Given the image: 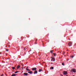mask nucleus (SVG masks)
<instances>
[{
    "mask_svg": "<svg viewBox=\"0 0 76 76\" xmlns=\"http://www.w3.org/2000/svg\"><path fill=\"white\" fill-rule=\"evenodd\" d=\"M71 73H73V72L75 73V72H76V69H72V70L71 71Z\"/></svg>",
    "mask_w": 76,
    "mask_h": 76,
    "instance_id": "obj_1",
    "label": "nucleus"
},
{
    "mask_svg": "<svg viewBox=\"0 0 76 76\" xmlns=\"http://www.w3.org/2000/svg\"><path fill=\"white\" fill-rule=\"evenodd\" d=\"M72 42H70L68 43V45H69V47H70V46H72Z\"/></svg>",
    "mask_w": 76,
    "mask_h": 76,
    "instance_id": "obj_2",
    "label": "nucleus"
},
{
    "mask_svg": "<svg viewBox=\"0 0 76 76\" xmlns=\"http://www.w3.org/2000/svg\"><path fill=\"white\" fill-rule=\"evenodd\" d=\"M63 73H64V75H67V72L66 71H64L63 72Z\"/></svg>",
    "mask_w": 76,
    "mask_h": 76,
    "instance_id": "obj_3",
    "label": "nucleus"
},
{
    "mask_svg": "<svg viewBox=\"0 0 76 76\" xmlns=\"http://www.w3.org/2000/svg\"><path fill=\"white\" fill-rule=\"evenodd\" d=\"M28 72V73H29V74H32V73H33V72H32V71H31Z\"/></svg>",
    "mask_w": 76,
    "mask_h": 76,
    "instance_id": "obj_4",
    "label": "nucleus"
},
{
    "mask_svg": "<svg viewBox=\"0 0 76 76\" xmlns=\"http://www.w3.org/2000/svg\"><path fill=\"white\" fill-rule=\"evenodd\" d=\"M23 75L24 76H27V75H28V74L27 73H24Z\"/></svg>",
    "mask_w": 76,
    "mask_h": 76,
    "instance_id": "obj_5",
    "label": "nucleus"
},
{
    "mask_svg": "<svg viewBox=\"0 0 76 76\" xmlns=\"http://www.w3.org/2000/svg\"><path fill=\"white\" fill-rule=\"evenodd\" d=\"M32 70H37L36 68H33L32 69Z\"/></svg>",
    "mask_w": 76,
    "mask_h": 76,
    "instance_id": "obj_6",
    "label": "nucleus"
},
{
    "mask_svg": "<svg viewBox=\"0 0 76 76\" xmlns=\"http://www.w3.org/2000/svg\"><path fill=\"white\" fill-rule=\"evenodd\" d=\"M53 61H55V58H52V59L51 60V61H53Z\"/></svg>",
    "mask_w": 76,
    "mask_h": 76,
    "instance_id": "obj_7",
    "label": "nucleus"
},
{
    "mask_svg": "<svg viewBox=\"0 0 76 76\" xmlns=\"http://www.w3.org/2000/svg\"><path fill=\"white\" fill-rule=\"evenodd\" d=\"M38 73V72L37 71H35L34 72V74H37Z\"/></svg>",
    "mask_w": 76,
    "mask_h": 76,
    "instance_id": "obj_8",
    "label": "nucleus"
},
{
    "mask_svg": "<svg viewBox=\"0 0 76 76\" xmlns=\"http://www.w3.org/2000/svg\"><path fill=\"white\" fill-rule=\"evenodd\" d=\"M20 67V66L19 65H18L17 67V69H18V68H19Z\"/></svg>",
    "mask_w": 76,
    "mask_h": 76,
    "instance_id": "obj_9",
    "label": "nucleus"
},
{
    "mask_svg": "<svg viewBox=\"0 0 76 76\" xmlns=\"http://www.w3.org/2000/svg\"><path fill=\"white\" fill-rule=\"evenodd\" d=\"M53 54L54 56H55H55H56V53H53Z\"/></svg>",
    "mask_w": 76,
    "mask_h": 76,
    "instance_id": "obj_10",
    "label": "nucleus"
},
{
    "mask_svg": "<svg viewBox=\"0 0 76 76\" xmlns=\"http://www.w3.org/2000/svg\"><path fill=\"white\" fill-rule=\"evenodd\" d=\"M54 69V67L53 66L51 67H50V69Z\"/></svg>",
    "mask_w": 76,
    "mask_h": 76,
    "instance_id": "obj_11",
    "label": "nucleus"
},
{
    "mask_svg": "<svg viewBox=\"0 0 76 76\" xmlns=\"http://www.w3.org/2000/svg\"><path fill=\"white\" fill-rule=\"evenodd\" d=\"M41 71H42V69H39V72H41Z\"/></svg>",
    "mask_w": 76,
    "mask_h": 76,
    "instance_id": "obj_12",
    "label": "nucleus"
},
{
    "mask_svg": "<svg viewBox=\"0 0 76 76\" xmlns=\"http://www.w3.org/2000/svg\"><path fill=\"white\" fill-rule=\"evenodd\" d=\"M26 70H27V71H30V70L28 69L27 68H26Z\"/></svg>",
    "mask_w": 76,
    "mask_h": 76,
    "instance_id": "obj_13",
    "label": "nucleus"
},
{
    "mask_svg": "<svg viewBox=\"0 0 76 76\" xmlns=\"http://www.w3.org/2000/svg\"><path fill=\"white\" fill-rule=\"evenodd\" d=\"M19 71H16V72H15V73H18L19 72Z\"/></svg>",
    "mask_w": 76,
    "mask_h": 76,
    "instance_id": "obj_14",
    "label": "nucleus"
},
{
    "mask_svg": "<svg viewBox=\"0 0 76 76\" xmlns=\"http://www.w3.org/2000/svg\"><path fill=\"white\" fill-rule=\"evenodd\" d=\"M64 54H65V52L63 51V52L62 54L63 55H64Z\"/></svg>",
    "mask_w": 76,
    "mask_h": 76,
    "instance_id": "obj_15",
    "label": "nucleus"
},
{
    "mask_svg": "<svg viewBox=\"0 0 76 76\" xmlns=\"http://www.w3.org/2000/svg\"><path fill=\"white\" fill-rule=\"evenodd\" d=\"M12 69H13V70H14V69H15V67H12Z\"/></svg>",
    "mask_w": 76,
    "mask_h": 76,
    "instance_id": "obj_16",
    "label": "nucleus"
},
{
    "mask_svg": "<svg viewBox=\"0 0 76 76\" xmlns=\"http://www.w3.org/2000/svg\"><path fill=\"white\" fill-rule=\"evenodd\" d=\"M6 51H9V49H6Z\"/></svg>",
    "mask_w": 76,
    "mask_h": 76,
    "instance_id": "obj_17",
    "label": "nucleus"
},
{
    "mask_svg": "<svg viewBox=\"0 0 76 76\" xmlns=\"http://www.w3.org/2000/svg\"><path fill=\"white\" fill-rule=\"evenodd\" d=\"M64 64V63H62V65H63V66H64L65 65Z\"/></svg>",
    "mask_w": 76,
    "mask_h": 76,
    "instance_id": "obj_18",
    "label": "nucleus"
},
{
    "mask_svg": "<svg viewBox=\"0 0 76 76\" xmlns=\"http://www.w3.org/2000/svg\"><path fill=\"white\" fill-rule=\"evenodd\" d=\"M27 49V48H25L24 49V50H26Z\"/></svg>",
    "mask_w": 76,
    "mask_h": 76,
    "instance_id": "obj_19",
    "label": "nucleus"
},
{
    "mask_svg": "<svg viewBox=\"0 0 76 76\" xmlns=\"http://www.w3.org/2000/svg\"><path fill=\"white\" fill-rule=\"evenodd\" d=\"M53 50H51L50 51V53H53Z\"/></svg>",
    "mask_w": 76,
    "mask_h": 76,
    "instance_id": "obj_20",
    "label": "nucleus"
},
{
    "mask_svg": "<svg viewBox=\"0 0 76 76\" xmlns=\"http://www.w3.org/2000/svg\"><path fill=\"white\" fill-rule=\"evenodd\" d=\"M72 58H73V57H74V56H72Z\"/></svg>",
    "mask_w": 76,
    "mask_h": 76,
    "instance_id": "obj_21",
    "label": "nucleus"
},
{
    "mask_svg": "<svg viewBox=\"0 0 76 76\" xmlns=\"http://www.w3.org/2000/svg\"><path fill=\"white\" fill-rule=\"evenodd\" d=\"M3 76V74H2L1 76Z\"/></svg>",
    "mask_w": 76,
    "mask_h": 76,
    "instance_id": "obj_22",
    "label": "nucleus"
},
{
    "mask_svg": "<svg viewBox=\"0 0 76 76\" xmlns=\"http://www.w3.org/2000/svg\"><path fill=\"white\" fill-rule=\"evenodd\" d=\"M21 69H23V67H22Z\"/></svg>",
    "mask_w": 76,
    "mask_h": 76,
    "instance_id": "obj_23",
    "label": "nucleus"
},
{
    "mask_svg": "<svg viewBox=\"0 0 76 76\" xmlns=\"http://www.w3.org/2000/svg\"><path fill=\"white\" fill-rule=\"evenodd\" d=\"M26 68H27V69H28V66L27 67H26Z\"/></svg>",
    "mask_w": 76,
    "mask_h": 76,
    "instance_id": "obj_24",
    "label": "nucleus"
},
{
    "mask_svg": "<svg viewBox=\"0 0 76 76\" xmlns=\"http://www.w3.org/2000/svg\"><path fill=\"white\" fill-rule=\"evenodd\" d=\"M68 60H69L68 59H67V61H68Z\"/></svg>",
    "mask_w": 76,
    "mask_h": 76,
    "instance_id": "obj_25",
    "label": "nucleus"
},
{
    "mask_svg": "<svg viewBox=\"0 0 76 76\" xmlns=\"http://www.w3.org/2000/svg\"><path fill=\"white\" fill-rule=\"evenodd\" d=\"M51 58H53V57H51Z\"/></svg>",
    "mask_w": 76,
    "mask_h": 76,
    "instance_id": "obj_26",
    "label": "nucleus"
},
{
    "mask_svg": "<svg viewBox=\"0 0 76 76\" xmlns=\"http://www.w3.org/2000/svg\"><path fill=\"white\" fill-rule=\"evenodd\" d=\"M75 76V75H72V76Z\"/></svg>",
    "mask_w": 76,
    "mask_h": 76,
    "instance_id": "obj_27",
    "label": "nucleus"
},
{
    "mask_svg": "<svg viewBox=\"0 0 76 76\" xmlns=\"http://www.w3.org/2000/svg\"><path fill=\"white\" fill-rule=\"evenodd\" d=\"M10 47V46L9 47Z\"/></svg>",
    "mask_w": 76,
    "mask_h": 76,
    "instance_id": "obj_28",
    "label": "nucleus"
},
{
    "mask_svg": "<svg viewBox=\"0 0 76 76\" xmlns=\"http://www.w3.org/2000/svg\"><path fill=\"white\" fill-rule=\"evenodd\" d=\"M60 53H61V52H60Z\"/></svg>",
    "mask_w": 76,
    "mask_h": 76,
    "instance_id": "obj_29",
    "label": "nucleus"
},
{
    "mask_svg": "<svg viewBox=\"0 0 76 76\" xmlns=\"http://www.w3.org/2000/svg\"><path fill=\"white\" fill-rule=\"evenodd\" d=\"M36 44H37V43H36Z\"/></svg>",
    "mask_w": 76,
    "mask_h": 76,
    "instance_id": "obj_30",
    "label": "nucleus"
}]
</instances>
